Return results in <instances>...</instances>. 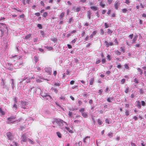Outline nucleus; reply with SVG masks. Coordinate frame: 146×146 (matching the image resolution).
<instances>
[{
	"label": "nucleus",
	"mask_w": 146,
	"mask_h": 146,
	"mask_svg": "<svg viewBox=\"0 0 146 146\" xmlns=\"http://www.w3.org/2000/svg\"><path fill=\"white\" fill-rule=\"evenodd\" d=\"M115 54L118 55H120L121 53V52L119 51L118 50H116L115 51Z\"/></svg>",
	"instance_id": "nucleus-25"
},
{
	"label": "nucleus",
	"mask_w": 146,
	"mask_h": 146,
	"mask_svg": "<svg viewBox=\"0 0 146 146\" xmlns=\"http://www.w3.org/2000/svg\"><path fill=\"white\" fill-rule=\"evenodd\" d=\"M40 3L41 5H42V6L43 7L44 6L45 4H44V3L43 2V1H40Z\"/></svg>",
	"instance_id": "nucleus-55"
},
{
	"label": "nucleus",
	"mask_w": 146,
	"mask_h": 146,
	"mask_svg": "<svg viewBox=\"0 0 146 146\" xmlns=\"http://www.w3.org/2000/svg\"><path fill=\"white\" fill-rule=\"evenodd\" d=\"M36 68V71H40V68L39 67H37Z\"/></svg>",
	"instance_id": "nucleus-61"
},
{
	"label": "nucleus",
	"mask_w": 146,
	"mask_h": 146,
	"mask_svg": "<svg viewBox=\"0 0 146 146\" xmlns=\"http://www.w3.org/2000/svg\"><path fill=\"white\" fill-rule=\"evenodd\" d=\"M32 93H34V92H35V90L34 89V87H33L30 90H29Z\"/></svg>",
	"instance_id": "nucleus-19"
},
{
	"label": "nucleus",
	"mask_w": 146,
	"mask_h": 146,
	"mask_svg": "<svg viewBox=\"0 0 146 146\" xmlns=\"http://www.w3.org/2000/svg\"><path fill=\"white\" fill-rule=\"evenodd\" d=\"M97 33V31H94L92 33V35H93L94 36L96 35V34Z\"/></svg>",
	"instance_id": "nucleus-62"
},
{
	"label": "nucleus",
	"mask_w": 146,
	"mask_h": 146,
	"mask_svg": "<svg viewBox=\"0 0 146 146\" xmlns=\"http://www.w3.org/2000/svg\"><path fill=\"white\" fill-rule=\"evenodd\" d=\"M80 7H77L76 9V11L77 12H78L80 10Z\"/></svg>",
	"instance_id": "nucleus-49"
},
{
	"label": "nucleus",
	"mask_w": 146,
	"mask_h": 146,
	"mask_svg": "<svg viewBox=\"0 0 146 146\" xmlns=\"http://www.w3.org/2000/svg\"><path fill=\"white\" fill-rule=\"evenodd\" d=\"M16 118V116L15 115L11 116L7 119L8 121L7 122L8 124L10 123H14L16 121H15L14 120Z\"/></svg>",
	"instance_id": "nucleus-1"
},
{
	"label": "nucleus",
	"mask_w": 146,
	"mask_h": 146,
	"mask_svg": "<svg viewBox=\"0 0 146 146\" xmlns=\"http://www.w3.org/2000/svg\"><path fill=\"white\" fill-rule=\"evenodd\" d=\"M113 133L111 132H110L108 133V136L110 137H113Z\"/></svg>",
	"instance_id": "nucleus-26"
},
{
	"label": "nucleus",
	"mask_w": 146,
	"mask_h": 146,
	"mask_svg": "<svg viewBox=\"0 0 146 146\" xmlns=\"http://www.w3.org/2000/svg\"><path fill=\"white\" fill-rule=\"evenodd\" d=\"M48 15V13L46 12H45L43 13V17H46Z\"/></svg>",
	"instance_id": "nucleus-39"
},
{
	"label": "nucleus",
	"mask_w": 146,
	"mask_h": 146,
	"mask_svg": "<svg viewBox=\"0 0 146 146\" xmlns=\"http://www.w3.org/2000/svg\"><path fill=\"white\" fill-rule=\"evenodd\" d=\"M137 70H138L139 72H140V74L142 75L143 74V70L139 68H138Z\"/></svg>",
	"instance_id": "nucleus-15"
},
{
	"label": "nucleus",
	"mask_w": 146,
	"mask_h": 146,
	"mask_svg": "<svg viewBox=\"0 0 146 146\" xmlns=\"http://www.w3.org/2000/svg\"><path fill=\"white\" fill-rule=\"evenodd\" d=\"M0 31L1 32V36H3L4 33V29H1Z\"/></svg>",
	"instance_id": "nucleus-43"
},
{
	"label": "nucleus",
	"mask_w": 146,
	"mask_h": 146,
	"mask_svg": "<svg viewBox=\"0 0 146 146\" xmlns=\"http://www.w3.org/2000/svg\"><path fill=\"white\" fill-rule=\"evenodd\" d=\"M129 87H127L125 90V92L126 93H127L129 92Z\"/></svg>",
	"instance_id": "nucleus-37"
},
{
	"label": "nucleus",
	"mask_w": 146,
	"mask_h": 146,
	"mask_svg": "<svg viewBox=\"0 0 146 146\" xmlns=\"http://www.w3.org/2000/svg\"><path fill=\"white\" fill-rule=\"evenodd\" d=\"M138 38V36L137 35H135L134 36L133 38L132 41V43L133 44H135L136 42L135 41L137 40Z\"/></svg>",
	"instance_id": "nucleus-6"
},
{
	"label": "nucleus",
	"mask_w": 146,
	"mask_h": 146,
	"mask_svg": "<svg viewBox=\"0 0 146 146\" xmlns=\"http://www.w3.org/2000/svg\"><path fill=\"white\" fill-rule=\"evenodd\" d=\"M138 82V80H137V79L136 78H135L134 79L133 82H134L135 83V84H137L139 82Z\"/></svg>",
	"instance_id": "nucleus-33"
},
{
	"label": "nucleus",
	"mask_w": 146,
	"mask_h": 146,
	"mask_svg": "<svg viewBox=\"0 0 146 146\" xmlns=\"http://www.w3.org/2000/svg\"><path fill=\"white\" fill-rule=\"evenodd\" d=\"M124 67L126 69H129V67L127 64H125L124 65Z\"/></svg>",
	"instance_id": "nucleus-44"
},
{
	"label": "nucleus",
	"mask_w": 146,
	"mask_h": 146,
	"mask_svg": "<svg viewBox=\"0 0 146 146\" xmlns=\"http://www.w3.org/2000/svg\"><path fill=\"white\" fill-rule=\"evenodd\" d=\"M100 62L101 61L100 60H97L96 62V64H98L100 63Z\"/></svg>",
	"instance_id": "nucleus-54"
},
{
	"label": "nucleus",
	"mask_w": 146,
	"mask_h": 146,
	"mask_svg": "<svg viewBox=\"0 0 146 146\" xmlns=\"http://www.w3.org/2000/svg\"><path fill=\"white\" fill-rule=\"evenodd\" d=\"M82 115L84 118H87V117L88 116L87 114L85 112H84L83 113H82Z\"/></svg>",
	"instance_id": "nucleus-12"
},
{
	"label": "nucleus",
	"mask_w": 146,
	"mask_h": 146,
	"mask_svg": "<svg viewBox=\"0 0 146 146\" xmlns=\"http://www.w3.org/2000/svg\"><path fill=\"white\" fill-rule=\"evenodd\" d=\"M12 58H13V60L15 61L18 59V57L17 55H15L14 56H12Z\"/></svg>",
	"instance_id": "nucleus-11"
},
{
	"label": "nucleus",
	"mask_w": 146,
	"mask_h": 146,
	"mask_svg": "<svg viewBox=\"0 0 146 146\" xmlns=\"http://www.w3.org/2000/svg\"><path fill=\"white\" fill-rule=\"evenodd\" d=\"M127 11V10L126 9H124L122 10V11L123 13H125Z\"/></svg>",
	"instance_id": "nucleus-47"
},
{
	"label": "nucleus",
	"mask_w": 146,
	"mask_h": 146,
	"mask_svg": "<svg viewBox=\"0 0 146 146\" xmlns=\"http://www.w3.org/2000/svg\"><path fill=\"white\" fill-rule=\"evenodd\" d=\"M134 46L136 47L139 48L140 46V44H137L135 45Z\"/></svg>",
	"instance_id": "nucleus-50"
},
{
	"label": "nucleus",
	"mask_w": 146,
	"mask_h": 146,
	"mask_svg": "<svg viewBox=\"0 0 146 146\" xmlns=\"http://www.w3.org/2000/svg\"><path fill=\"white\" fill-rule=\"evenodd\" d=\"M113 99V97H111V98H108L107 99V101L109 102H111V100H112Z\"/></svg>",
	"instance_id": "nucleus-21"
},
{
	"label": "nucleus",
	"mask_w": 146,
	"mask_h": 146,
	"mask_svg": "<svg viewBox=\"0 0 146 146\" xmlns=\"http://www.w3.org/2000/svg\"><path fill=\"white\" fill-rule=\"evenodd\" d=\"M34 61L35 62H37L39 61L38 57L36 56H35L34 57Z\"/></svg>",
	"instance_id": "nucleus-13"
},
{
	"label": "nucleus",
	"mask_w": 146,
	"mask_h": 146,
	"mask_svg": "<svg viewBox=\"0 0 146 146\" xmlns=\"http://www.w3.org/2000/svg\"><path fill=\"white\" fill-rule=\"evenodd\" d=\"M45 47L47 49L50 50H52L53 49V48L52 47L46 46Z\"/></svg>",
	"instance_id": "nucleus-29"
},
{
	"label": "nucleus",
	"mask_w": 146,
	"mask_h": 146,
	"mask_svg": "<svg viewBox=\"0 0 146 146\" xmlns=\"http://www.w3.org/2000/svg\"><path fill=\"white\" fill-rule=\"evenodd\" d=\"M114 42H115V45H118L119 44V42L117 41V38L115 39Z\"/></svg>",
	"instance_id": "nucleus-31"
},
{
	"label": "nucleus",
	"mask_w": 146,
	"mask_h": 146,
	"mask_svg": "<svg viewBox=\"0 0 146 146\" xmlns=\"http://www.w3.org/2000/svg\"><path fill=\"white\" fill-rule=\"evenodd\" d=\"M74 82L75 81H74L72 80L70 82V85H73L74 83Z\"/></svg>",
	"instance_id": "nucleus-58"
},
{
	"label": "nucleus",
	"mask_w": 146,
	"mask_h": 146,
	"mask_svg": "<svg viewBox=\"0 0 146 146\" xmlns=\"http://www.w3.org/2000/svg\"><path fill=\"white\" fill-rule=\"evenodd\" d=\"M98 123L99 125H101L102 123V122L100 119H98Z\"/></svg>",
	"instance_id": "nucleus-36"
},
{
	"label": "nucleus",
	"mask_w": 146,
	"mask_h": 146,
	"mask_svg": "<svg viewBox=\"0 0 146 146\" xmlns=\"http://www.w3.org/2000/svg\"><path fill=\"white\" fill-rule=\"evenodd\" d=\"M94 82V78H91L90 81V82L89 84L90 85H92Z\"/></svg>",
	"instance_id": "nucleus-20"
},
{
	"label": "nucleus",
	"mask_w": 146,
	"mask_h": 146,
	"mask_svg": "<svg viewBox=\"0 0 146 146\" xmlns=\"http://www.w3.org/2000/svg\"><path fill=\"white\" fill-rule=\"evenodd\" d=\"M48 69L47 68H45V71H46L48 73V74L49 75H51L52 74V70H51V68L50 69V70H49L48 71H47V70Z\"/></svg>",
	"instance_id": "nucleus-23"
},
{
	"label": "nucleus",
	"mask_w": 146,
	"mask_h": 146,
	"mask_svg": "<svg viewBox=\"0 0 146 146\" xmlns=\"http://www.w3.org/2000/svg\"><path fill=\"white\" fill-rule=\"evenodd\" d=\"M106 122L108 124H110L111 123V122L109 121V120L108 119H105Z\"/></svg>",
	"instance_id": "nucleus-38"
},
{
	"label": "nucleus",
	"mask_w": 146,
	"mask_h": 146,
	"mask_svg": "<svg viewBox=\"0 0 146 146\" xmlns=\"http://www.w3.org/2000/svg\"><path fill=\"white\" fill-rule=\"evenodd\" d=\"M125 115L126 116H127L129 114V111L128 110H125Z\"/></svg>",
	"instance_id": "nucleus-22"
},
{
	"label": "nucleus",
	"mask_w": 146,
	"mask_h": 146,
	"mask_svg": "<svg viewBox=\"0 0 146 146\" xmlns=\"http://www.w3.org/2000/svg\"><path fill=\"white\" fill-rule=\"evenodd\" d=\"M54 122L57 124L59 123V124H60V123L63 124V123H64L67 124V123L66 122L60 119H55L54 120Z\"/></svg>",
	"instance_id": "nucleus-2"
},
{
	"label": "nucleus",
	"mask_w": 146,
	"mask_h": 146,
	"mask_svg": "<svg viewBox=\"0 0 146 146\" xmlns=\"http://www.w3.org/2000/svg\"><path fill=\"white\" fill-rule=\"evenodd\" d=\"M28 139L30 143L32 144H34V142L32 140L29 138H28Z\"/></svg>",
	"instance_id": "nucleus-42"
},
{
	"label": "nucleus",
	"mask_w": 146,
	"mask_h": 146,
	"mask_svg": "<svg viewBox=\"0 0 146 146\" xmlns=\"http://www.w3.org/2000/svg\"><path fill=\"white\" fill-rule=\"evenodd\" d=\"M13 108H14L15 110H16L17 108V106L15 103L13 106Z\"/></svg>",
	"instance_id": "nucleus-35"
},
{
	"label": "nucleus",
	"mask_w": 146,
	"mask_h": 146,
	"mask_svg": "<svg viewBox=\"0 0 146 146\" xmlns=\"http://www.w3.org/2000/svg\"><path fill=\"white\" fill-rule=\"evenodd\" d=\"M103 91V90L102 89H101L98 90V93H100V94H102Z\"/></svg>",
	"instance_id": "nucleus-51"
},
{
	"label": "nucleus",
	"mask_w": 146,
	"mask_h": 146,
	"mask_svg": "<svg viewBox=\"0 0 146 146\" xmlns=\"http://www.w3.org/2000/svg\"><path fill=\"white\" fill-rule=\"evenodd\" d=\"M11 80L12 82L11 83V85L12 86V87L13 88H14V79H11Z\"/></svg>",
	"instance_id": "nucleus-41"
},
{
	"label": "nucleus",
	"mask_w": 146,
	"mask_h": 146,
	"mask_svg": "<svg viewBox=\"0 0 146 146\" xmlns=\"http://www.w3.org/2000/svg\"><path fill=\"white\" fill-rule=\"evenodd\" d=\"M114 6L115 7V8L116 10H118V7L120 3L119 1H116L114 3Z\"/></svg>",
	"instance_id": "nucleus-5"
},
{
	"label": "nucleus",
	"mask_w": 146,
	"mask_h": 146,
	"mask_svg": "<svg viewBox=\"0 0 146 146\" xmlns=\"http://www.w3.org/2000/svg\"><path fill=\"white\" fill-rule=\"evenodd\" d=\"M104 43L106 44V46L107 47H109V43L107 41H105Z\"/></svg>",
	"instance_id": "nucleus-32"
},
{
	"label": "nucleus",
	"mask_w": 146,
	"mask_h": 146,
	"mask_svg": "<svg viewBox=\"0 0 146 146\" xmlns=\"http://www.w3.org/2000/svg\"><path fill=\"white\" fill-rule=\"evenodd\" d=\"M52 41L55 42L57 41V39L56 38H54L53 39H52Z\"/></svg>",
	"instance_id": "nucleus-63"
},
{
	"label": "nucleus",
	"mask_w": 146,
	"mask_h": 146,
	"mask_svg": "<svg viewBox=\"0 0 146 146\" xmlns=\"http://www.w3.org/2000/svg\"><path fill=\"white\" fill-rule=\"evenodd\" d=\"M85 110V109L84 108H81L80 110H79V111L80 112H81V113H83L84 112V111Z\"/></svg>",
	"instance_id": "nucleus-46"
},
{
	"label": "nucleus",
	"mask_w": 146,
	"mask_h": 146,
	"mask_svg": "<svg viewBox=\"0 0 146 146\" xmlns=\"http://www.w3.org/2000/svg\"><path fill=\"white\" fill-rule=\"evenodd\" d=\"M113 0H107L108 3L109 4H111Z\"/></svg>",
	"instance_id": "nucleus-53"
},
{
	"label": "nucleus",
	"mask_w": 146,
	"mask_h": 146,
	"mask_svg": "<svg viewBox=\"0 0 146 146\" xmlns=\"http://www.w3.org/2000/svg\"><path fill=\"white\" fill-rule=\"evenodd\" d=\"M100 32L101 34L103 35L104 33V31L102 29H100Z\"/></svg>",
	"instance_id": "nucleus-52"
},
{
	"label": "nucleus",
	"mask_w": 146,
	"mask_h": 146,
	"mask_svg": "<svg viewBox=\"0 0 146 146\" xmlns=\"http://www.w3.org/2000/svg\"><path fill=\"white\" fill-rule=\"evenodd\" d=\"M64 12H62L60 14L59 16V19L60 20L62 19V18L64 17Z\"/></svg>",
	"instance_id": "nucleus-8"
},
{
	"label": "nucleus",
	"mask_w": 146,
	"mask_h": 146,
	"mask_svg": "<svg viewBox=\"0 0 146 146\" xmlns=\"http://www.w3.org/2000/svg\"><path fill=\"white\" fill-rule=\"evenodd\" d=\"M125 3L127 5H129L130 3V1L129 0H125Z\"/></svg>",
	"instance_id": "nucleus-45"
},
{
	"label": "nucleus",
	"mask_w": 146,
	"mask_h": 146,
	"mask_svg": "<svg viewBox=\"0 0 146 146\" xmlns=\"http://www.w3.org/2000/svg\"><path fill=\"white\" fill-rule=\"evenodd\" d=\"M90 8L94 11H96L97 10V7L96 6H91Z\"/></svg>",
	"instance_id": "nucleus-14"
},
{
	"label": "nucleus",
	"mask_w": 146,
	"mask_h": 146,
	"mask_svg": "<svg viewBox=\"0 0 146 146\" xmlns=\"http://www.w3.org/2000/svg\"><path fill=\"white\" fill-rule=\"evenodd\" d=\"M0 113L3 115H4L5 114V112L2 110V109L1 108H0Z\"/></svg>",
	"instance_id": "nucleus-30"
},
{
	"label": "nucleus",
	"mask_w": 146,
	"mask_h": 146,
	"mask_svg": "<svg viewBox=\"0 0 146 146\" xmlns=\"http://www.w3.org/2000/svg\"><path fill=\"white\" fill-rule=\"evenodd\" d=\"M85 32L84 31H82V36L83 37L84 36L85 34Z\"/></svg>",
	"instance_id": "nucleus-59"
},
{
	"label": "nucleus",
	"mask_w": 146,
	"mask_h": 146,
	"mask_svg": "<svg viewBox=\"0 0 146 146\" xmlns=\"http://www.w3.org/2000/svg\"><path fill=\"white\" fill-rule=\"evenodd\" d=\"M37 26L40 29H42V27L40 24H38Z\"/></svg>",
	"instance_id": "nucleus-48"
},
{
	"label": "nucleus",
	"mask_w": 146,
	"mask_h": 146,
	"mask_svg": "<svg viewBox=\"0 0 146 146\" xmlns=\"http://www.w3.org/2000/svg\"><path fill=\"white\" fill-rule=\"evenodd\" d=\"M65 128L69 133H72L73 132L71 130L70 128L67 127H65Z\"/></svg>",
	"instance_id": "nucleus-16"
},
{
	"label": "nucleus",
	"mask_w": 146,
	"mask_h": 146,
	"mask_svg": "<svg viewBox=\"0 0 146 146\" xmlns=\"http://www.w3.org/2000/svg\"><path fill=\"white\" fill-rule=\"evenodd\" d=\"M113 32V31L111 30H110V29H108V31L107 32V33L108 34H111Z\"/></svg>",
	"instance_id": "nucleus-24"
},
{
	"label": "nucleus",
	"mask_w": 146,
	"mask_h": 146,
	"mask_svg": "<svg viewBox=\"0 0 146 146\" xmlns=\"http://www.w3.org/2000/svg\"><path fill=\"white\" fill-rule=\"evenodd\" d=\"M104 25L105 26V28H107L109 27V26L106 23H105Z\"/></svg>",
	"instance_id": "nucleus-60"
},
{
	"label": "nucleus",
	"mask_w": 146,
	"mask_h": 146,
	"mask_svg": "<svg viewBox=\"0 0 146 146\" xmlns=\"http://www.w3.org/2000/svg\"><path fill=\"white\" fill-rule=\"evenodd\" d=\"M56 134L60 138H61L62 137V135L61 133L58 132H56Z\"/></svg>",
	"instance_id": "nucleus-18"
},
{
	"label": "nucleus",
	"mask_w": 146,
	"mask_h": 146,
	"mask_svg": "<svg viewBox=\"0 0 146 146\" xmlns=\"http://www.w3.org/2000/svg\"><path fill=\"white\" fill-rule=\"evenodd\" d=\"M92 14L91 11H88L87 13V17L88 18V19H90L91 18V15Z\"/></svg>",
	"instance_id": "nucleus-9"
},
{
	"label": "nucleus",
	"mask_w": 146,
	"mask_h": 146,
	"mask_svg": "<svg viewBox=\"0 0 146 146\" xmlns=\"http://www.w3.org/2000/svg\"><path fill=\"white\" fill-rule=\"evenodd\" d=\"M21 143H22V141H23L24 142H27V139H28L27 138V135L26 133H24L21 136Z\"/></svg>",
	"instance_id": "nucleus-4"
},
{
	"label": "nucleus",
	"mask_w": 146,
	"mask_h": 146,
	"mask_svg": "<svg viewBox=\"0 0 146 146\" xmlns=\"http://www.w3.org/2000/svg\"><path fill=\"white\" fill-rule=\"evenodd\" d=\"M92 121L93 122L94 124H95V123L96 122L95 120V119L94 118V117H92Z\"/></svg>",
	"instance_id": "nucleus-56"
},
{
	"label": "nucleus",
	"mask_w": 146,
	"mask_h": 146,
	"mask_svg": "<svg viewBox=\"0 0 146 146\" xmlns=\"http://www.w3.org/2000/svg\"><path fill=\"white\" fill-rule=\"evenodd\" d=\"M120 49L123 52H125V50L124 48L123 47L121 46L120 47Z\"/></svg>",
	"instance_id": "nucleus-40"
},
{
	"label": "nucleus",
	"mask_w": 146,
	"mask_h": 146,
	"mask_svg": "<svg viewBox=\"0 0 146 146\" xmlns=\"http://www.w3.org/2000/svg\"><path fill=\"white\" fill-rule=\"evenodd\" d=\"M90 136H86L85 137V138L83 139V141L85 143H87V142L86 141V139L87 140H88V141H90Z\"/></svg>",
	"instance_id": "nucleus-7"
},
{
	"label": "nucleus",
	"mask_w": 146,
	"mask_h": 146,
	"mask_svg": "<svg viewBox=\"0 0 146 146\" xmlns=\"http://www.w3.org/2000/svg\"><path fill=\"white\" fill-rule=\"evenodd\" d=\"M31 36V34H29L28 35H27L25 36V38L26 39H28L29 38H30Z\"/></svg>",
	"instance_id": "nucleus-28"
},
{
	"label": "nucleus",
	"mask_w": 146,
	"mask_h": 146,
	"mask_svg": "<svg viewBox=\"0 0 146 146\" xmlns=\"http://www.w3.org/2000/svg\"><path fill=\"white\" fill-rule=\"evenodd\" d=\"M99 5L102 8H104L105 6L104 3L102 2H99Z\"/></svg>",
	"instance_id": "nucleus-10"
},
{
	"label": "nucleus",
	"mask_w": 146,
	"mask_h": 146,
	"mask_svg": "<svg viewBox=\"0 0 146 146\" xmlns=\"http://www.w3.org/2000/svg\"><path fill=\"white\" fill-rule=\"evenodd\" d=\"M77 40V38H74L73 40H72L71 41V43L72 44H73L74 43L76 42V41Z\"/></svg>",
	"instance_id": "nucleus-34"
},
{
	"label": "nucleus",
	"mask_w": 146,
	"mask_h": 146,
	"mask_svg": "<svg viewBox=\"0 0 146 146\" xmlns=\"http://www.w3.org/2000/svg\"><path fill=\"white\" fill-rule=\"evenodd\" d=\"M13 144H11L10 146H17V143L16 142L13 141Z\"/></svg>",
	"instance_id": "nucleus-27"
},
{
	"label": "nucleus",
	"mask_w": 146,
	"mask_h": 146,
	"mask_svg": "<svg viewBox=\"0 0 146 146\" xmlns=\"http://www.w3.org/2000/svg\"><path fill=\"white\" fill-rule=\"evenodd\" d=\"M141 102L142 105L143 106H145V102L144 101H142Z\"/></svg>",
	"instance_id": "nucleus-57"
},
{
	"label": "nucleus",
	"mask_w": 146,
	"mask_h": 146,
	"mask_svg": "<svg viewBox=\"0 0 146 146\" xmlns=\"http://www.w3.org/2000/svg\"><path fill=\"white\" fill-rule=\"evenodd\" d=\"M121 66H122L120 64H119L117 66V67L118 68H119V69H120V68H121Z\"/></svg>",
	"instance_id": "nucleus-64"
},
{
	"label": "nucleus",
	"mask_w": 146,
	"mask_h": 146,
	"mask_svg": "<svg viewBox=\"0 0 146 146\" xmlns=\"http://www.w3.org/2000/svg\"><path fill=\"white\" fill-rule=\"evenodd\" d=\"M6 135L8 139L12 140L13 139L14 135L10 132H8L7 133Z\"/></svg>",
	"instance_id": "nucleus-3"
},
{
	"label": "nucleus",
	"mask_w": 146,
	"mask_h": 146,
	"mask_svg": "<svg viewBox=\"0 0 146 146\" xmlns=\"http://www.w3.org/2000/svg\"><path fill=\"white\" fill-rule=\"evenodd\" d=\"M73 21L74 20L73 19L72 17H71L68 20V23L70 24H71L73 23Z\"/></svg>",
	"instance_id": "nucleus-17"
}]
</instances>
